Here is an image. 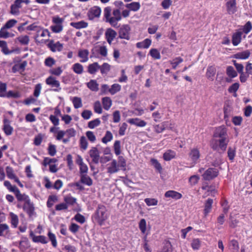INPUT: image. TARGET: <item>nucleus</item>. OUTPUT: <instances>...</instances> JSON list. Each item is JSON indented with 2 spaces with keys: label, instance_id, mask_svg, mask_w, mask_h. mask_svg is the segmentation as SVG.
<instances>
[{
  "label": "nucleus",
  "instance_id": "nucleus-43",
  "mask_svg": "<svg viewBox=\"0 0 252 252\" xmlns=\"http://www.w3.org/2000/svg\"><path fill=\"white\" fill-rule=\"evenodd\" d=\"M32 240L34 242H40L42 244H46L47 243L46 238L44 236H42V235H40V236L33 235V236L32 237Z\"/></svg>",
  "mask_w": 252,
  "mask_h": 252
},
{
  "label": "nucleus",
  "instance_id": "nucleus-60",
  "mask_svg": "<svg viewBox=\"0 0 252 252\" xmlns=\"http://www.w3.org/2000/svg\"><path fill=\"white\" fill-rule=\"evenodd\" d=\"M252 29V23L250 21H248L244 26L243 28V31L245 33L248 34L251 31Z\"/></svg>",
  "mask_w": 252,
  "mask_h": 252
},
{
  "label": "nucleus",
  "instance_id": "nucleus-14",
  "mask_svg": "<svg viewBox=\"0 0 252 252\" xmlns=\"http://www.w3.org/2000/svg\"><path fill=\"white\" fill-rule=\"evenodd\" d=\"M48 46L52 52L61 51L63 48L62 44L59 42L55 43L52 40L49 41Z\"/></svg>",
  "mask_w": 252,
  "mask_h": 252
},
{
  "label": "nucleus",
  "instance_id": "nucleus-25",
  "mask_svg": "<svg viewBox=\"0 0 252 252\" xmlns=\"http://www.w3.org/2000/svg\"><path fill=\"white\" fill-rule=\"evenodd\" d=\"M213 203V200L211 198H208L206 201L204 209L205 216H207L208 213L211 211Z\"/></svg>",
  "mask_w": 252,
  "mask_h": 252
},
{
  "label": "nucleus",
  "instance_id": "nucleus-23",
  "mask_svg": "<svg viewBox=\"0 0 252 252\" xmlns=\"http://www.w3.org/2000/svg\"><path fill=\"white\" fill-rule=\"evenodd\" d=\"M80 182L88 186H91L93 184V180L87 174L80 175Z\"/></svg>",
  "mask_w": 252,
  "mask_h": 252
},
{
  "label": "nucleus",
  "instance_id": "nucleus-18",
  "mask_svg": "<svg viewBox=\"0 0 252 252\" xmlns=\"http://www.w3.org/2000/svg\"><path fill=\"white\" fill-rule=\"evenodd\" d=\"M164 196L167 198H172L174 199L177 200L182 198V195L180 192L175 190H168L165 193Z\"/></svg>",
  "mask_w": 252,
  "mask_h": 252
},
{
  "label": "nucleus",
  "instance_id": "nucleus-35",
  "mask_svg": "<svg viewBox=\"0 0 252 252\" xmlns=\"http://www.w3.org/2000/svg\"><path fill=\"white\" fill-rule=\"evenodd\" d=\"M167 126V122H164L160 125H157L154 126L155 131L157 133L162 132Z\"/></svg>",
  "mask_w": 252,
  "mask_h": 252
},
{
  "label": "nucleus",
  "instance_id": "nucleus-45",
  "mask_svg": "<svg viewBox=\"0 0 252 252\" xmlns=\"http://www.w3.org/2000/svg\"><path fill=\"white\" fill-rule=\"evenodd\" d=\"M149 54L154 59L158 60L160 59L159 52L157 49H151L150 51Z\"/></svg>",
  "mask_w": 252,
  "mask_h": 252
},
{
  "label": "nucleus",
  "instance_id": "nucleus-31",
  "mask_svg": "<svg viewBox=\"0 0 252 252\" xmlns=\"http://www.w3.org/2000/svg\"><path fill=\"white\" fill-rule=\"evenodd\" d=\"M99 65L96 62L94 63L89 65L88 67V71L92 74L95 73L99 69Z\"/></svg>",
  "mask_w": 252,
  "mask_h": 252
},
{
  "label": "nucleus",
  "instance_id": "nucleus-57",
  "mask_svg": "<svg viewBox=\"0 0 252 252\" xmlns=\"http://www.w3.org/2000/svg\"><path fill=\"white\" fill-rule=\"evenodd\" d=\"M80 148L86 150L88 147V142L85 136H81L80 139Z\"/></svg>",
  "mask_w": 252,
  "mask_h": 252
},
{
  "label": "nucleus",
  "instance_id": "nucleus-26",
  "mask_svg": "<svg viewBox=\"0 0 252 252\" xmlns=\"http://www.w3.org/2000/svg\"><path fill=\"white\" fill-rule=\"evenodd\" d=\"M102 103L104 109L108 110L112 105V101L109 97H104L102 98Z\"/></svg>",
  "mask_w": 252,
  "mask_h": 252
},
{
  "label": "nucleus",
  "instance_id": "nucleus-63",
  "mask_svg": "<svg viewBox=\"0 0 252 252\" xmlns=\"http://www.w3.org/2000/svg\"><path fill=\"white\" fill-rule=\"evenodd\" d=\"M48 154L51 156H54L56 154L57 150L56 146L53 144H49L48 149Z\"/></svg>",
  "mask_w": 252,
  "mask_h": 252
},
{
  "label": "nucleus",
  "instance_id": "nucleus-4",
  "mask_svg": "<svg viewBox=\"0 0 252 252\" xmlns=\"http://www.w3.org/2000/svg\"><path fill=\"white\" fill-rule=\"evenodd\" d=\"M225 2L226 11L229 14H233L237 11L236 0H225Z\"/></svg>",
  "mask_w": 252,
  "mask_h": 252
},
{
  "label": "nucleus",
  "instance_id": "nucleus-36",
  "mask_svg": "<svg viewBox=\"0 0 252 252\" xmlns=\"http://www.w3.org/2000/svg\"><path fill=\"white\" fill-rule=\"evenodd\" d=\"M226 73L229 78H234L237 76V72L231 66H228L227 67Z\"/></svg>",
  "mask_w": 252,
  "mask_h": 252
},
{
  "label": "nucleus",
  "instance_id": "nucleus-56",
  "mask_svg": "<svg viewBox=\"0 0 252 252\" xmlns=\"http://www.w3.org/2000/svg\"><path fill=\"white\" fill-rule=\"evenodd\" d=\"M100 124V121L99 119H96L91 121L88 123V127L90 128H94L95 127L99 126Z\"/></svg>",
  "mask_w": 252,
  "mask_h": 252
},
{
  "label": "nucleus",
  "instance_id": "nucleus-38",
  "mask_svg": "<svg viewBox=\"0 0 252 252\" xmlns=\"http://www.w3.org/2000/svg\"><path fill=\"white\" fill-rule=\"evenodd\" d=\"M175 156V153L171 150H168L163 154V158L165 160L169 161L173 158Z\"/></svg>",
  "mask_w": 252,
  "mask_h": 252
},
{
  "label": "nucleus",
  "instance_id": "nucleus-19",
  "mask_svg": "<svg viewBox=\"0 0 252 252\" xmlns=\"http://www.w3.org/2000/svg\"><path fill=\"white\" fill-rule=\"evenodd\" d=\"M3 130L6 135H10L13 132V128L10 125V122L7 119L4 120Z\"/></svg>",
  "mask_w": 252,
  "mask_h": 252
},
{
  "label": "nucleus",
  "instance_id": "nucleus-17",
  "mask_svg": "<svg viewBox=\"0 0 252 252\" xmlns=\"http://www.w3.org/2000/svg\"><path fill=\"white\" fill-rule=\"evenodd\" d=\"M242 35L241 31H237L232 34V43L234 46H237L241 42Z\"/></svg>",
  "mask_w": 252,
  "mask_h": 252
},
{
  "label": "nucleus",
  "instance_id": "nucleus-50",
  "mask_svg": "<svg viewBox=\"0 0 252 252\" xmlns=\"http://www.w3.org/2000/svg\"><path fill=\"white\" fill-rule=\"evenodd\" d=\"M64 201L65 204L73 205L76 202V199L71 196H66L64 197Z\"/></svg>",
  "mask_w": 252,
  "mask_h": 252
},
{
  "label": "nucleus",
  "instance_id": "nucleus-9",
  "mask_svg": "<svg viewBox=\"0 0 252 252\" xmlns=\"http://www.w3.org/2000/svg\"><path fill=\"white\" fill-rule=\"evenodd\" d=\"M117 33V32L111 28H108L106 29L105 32V38L108 42L111 45L112 41L116 37Z\"/></svg>",
  "mask_w": 252,
  "mask_h": 252
},
{
  "label": "nucleus",
  "instance_id": "nucleus-46",
  "mask_svg": "<svg viewBox=\"0 0 252 252\" xmlns=\"http://www.w3.org/2000/svg\"><path fill=\"white\" fill-rule=\"evenodd\" d=\"M115 154L117 156H119L121 153V142L119 140H117L115 142L113 146Z\"/></svg>",
  "mask_w": 252,
  "mask_h": 252
},
{
  "label": "nucleus",
  "instance_id": "nucleus-3",
  "mask_svg": "<svg viewBox=\"0 0 252 252\" xmlns=\"http://www.w3.org/2000/svg\"><path fill=\"white\" fill-rule=\"evenodd\" d=\"M109 217L108 210L105 206L102 204H98L95 213L93 215V218L100 225L103 224Z\"/></svg>",
  "mask_w": 252,
  "mask_h": 252
},
{
  "label": "nucleus",
  "instance_id": "nucleus-24",
  "mask_svg": "<svg viewBox=\"0 0 252 252\" xmlns=\"http://www.w3.org/2000/svg\"><path fill=\"white\" fill-rule=\"evenodd\" d=\"M0 47L1 48L2 52L5 55H9L13 52V51L9 50L5 41H0Z\"/></svg>",
  "mask_w": 252,
  "mask_h": 252
},
{
  "label": "nucleus",
  "instance_id": "nucleus-34",
  "mask_svg": "<svg viewBox=\"0 0 252 252\" xmlns=\"http://www.w3.org/2000/svg\"><path fill=\"white\" fill-rule=\"evenodd\" d=\"M99 69L102 74H107L110 70L111 65L108 63H103L102 65H99Z\"/></svg>",
  "mask_w": 252,
  "mask_h": 252
},
{
  "label": "nucleus",
  "instance_id": "nucleus-33",
  "mask_svg": "<svg viewBox=\"0 0 252 252\" xmlns=\"http://www.w3.org/2000/svg\"><path fill=\"white\" fill-rule=\"evenodd\" d=\"M6 28H4V26L1 28L0 30V38H7L14 36L13 33H9L6 30Z\"/></svg>",
  "mask_w": 252,
  "mask_h": 252
},
{
  "label": "nucleus",
  "instance_id": "nucleus-28",
  "mask_svg": "<svg viewBox=\"0 0 252 252\" xmlns=\"http://www.w3.org/2000/svg\"><path fill=\"white\" fill-rule=\"evenodd\" d=\"M89 51L88 50H80L78 52V56L82 58L81 62L84 63L86 62L88 60Z\"/></svg>",
  "mask_w": 252,
  "mask_h": 252
},
{
  "label": "nucleus",
  "instance_id": "nucleus-64",
  "mask_svg": "<svg viewBox=\"0 0 252 252\" xmlns=\"http://www.w3.org/2000/svg\"><path fill=\"white\" fill-rule=\"evenodd\" d=\"M6 172L7 177L10 179H12L13 178H15V176H16L13 172L12 168L10 166L6 167Z\"/></svg>",
  "mask_w": 252,
  "mask_h": 252
},
{
  "label": "nucleus",
  "instance_id": "nucleus-61",
  "mask_svg": "<svg viewBox=\"0 0 252 252\" xmlns=\"http://www.w3.org/2000/svg\"><path fill=\"white\" fill-rule=\"evenodd\" d=\"M48 236L50 240L52 242V244L54 247H56L57 246V243L56 241V238L55 235L51 232H49L48 233Z\"/></svg>",
  "mask_w": 252,
  "mask_h": 252
},
{
  "label": "nucleus",
  "instance_id": "nucleus-54",
  "mask_svg": "<svg viewBox=\"0 0 252 252\" xmlns=\"http://www.w3.org/2000/svg\"><path fill=\"white\" fill-rule=\"evenodd\" d=\"M139 227L141 232L144 234L146 230V221L144 219H142L140 220Z\"/></svg>",
  "mask_w": 252,
  "mask_h": 252
},
{
  "label": "nucleus",
  "instance_id": "nucleus-12",
  "mask_svg": "<svg viewBox=\"0 0 252 252\" xmlns=\"http://www.w3.org/2000/svg\"><path fill=\"white\" fill-rule=\"evenodd\" d=\"M107 169V172L109 174H113L118 172L119 167V165H118L117 161L116 159H113L112 161L108 164Z\"/></svg>",
  "mask_w": 252,
  "mask_h": 252
},
{
  "label": "nucleus",
  "instance_id": "nucleus-30",
  "mask_svg": "<svg viewBox=\"0 0 252 252\" xmlns=\"http://www.w3.org/2000/svg\"><path fill=\"white\" fill-rule=\"evenodd\" d=\"M70 25L76 29H80L86 28L88 24L84 21H81L78 22H71Z\"/></svg>",
  "mask_w": 252,
  "mask_h": 252
},
{
  "label": "nucleus",
  "instance_id": "nucleus-7",
  "mask_svg": "<svg viewBox=\"0 0 252 252\" xmlns=\"http://www.w3.org/2000/svg\"><path fill=\"white\" fill-rule=\"evenodd\" d=\"M45 82L47 85L52 87L56 88V89L54 90L55 92H59L61 90L60 82L55 77L51 76H49L46 79Z\"/></svg>",
  "mask_w": 252,
  "mask_h": 252
},
{
  "label": "nucleus",
  "instance_id": "nucleus-20",
  "mask_svg": "<svg viewBox=\"0 0 252 252\" xmlns=\"http://www.w3.org/2000/svg\"><path fill=\"white\" fill-rule=\"evenodd\" d=\"M128 122L131 124L139 127H144L147 125V123L139 118H132L128 120Z\"/></svg>",
  "mask_w": 252,
  "mask_h": 252
},
{
  "label": "nucleus",
  "instance_id": "nucleus-53",
  "mask_svg": "<svg viewBox=\"0 0 252 252\" xmlns=\"http://www.w3.org/2000/svg\"><path fill=\"white\" fill-rule=\"evenodd\" d=\"M94 109L95 113L101 114L102 112V109L100 102L99 101H96L94 103Z\"/></svg>",
  "mask_w": 252,
  "mask_h": 252
},
{
  "label": "nucleus",
  "instance_id": "nucleus-29",
  "mask_svg": "<svg viewBox=\"0 0 252 252\" xmlns=\"http://www.w3.org/2000/svg\"><path fill=\"white\" fill-rule=\"evenodd\" d=\"M87 85L92 91L97 92L98 90V84L95 80H91L87 84Z\"/></svg>",
  "mask_w": 252,
  "mask_h": 252
},
{
  "label": "nucleus",
  "instance_id": "nucleus-41",
  "mask_svg": "<svg viewBox=\"0 0 252 252\" xmlns=\"http://www.w3.org/2000/svg\"><path fill=\"white\" fill-rule=\"evenodd\" d=\"M121 89V86L118 84H114L109 90V93L113 95L119 92Z\"/></svg>",
  "mask_w": 252,
  "mask_h": 252
},
{
  "label": "nucleus",
  "instance_id": "nucleus-10",
  "mask_svg": "<svg viewBox=\"0 0 252 252\" xmlns=\"http://www.w3.org/2000/svg\"><path fill=\"white\" fill-rule=\"evenodd\" d=\"M90 157L92 158V161L97 164L99 160V152L96 147H93L89 151Z\"/></svg>",
  "mask_w": 252,
  "mask_h": 252
},
{
  "label": "nucleus",
  "instance_id": "nucleus-6",
  "mask_svg": "<svg viewBox=\"0 0 252 252\" xmlns=\"http://www.w3.org/2000/svg\"><path fill=\"white\" fill-rule=\"evenodd\" d=\"M218 175V170L216 168H210L203 174L202 176L205 180H210L216 177Z\"/></svg>",
  "mask_w": 252,
  "mask_h": 252
},
{
  "label": "nucleus",
  "instance_id": "nucleus-2",
  "mask_svg": "<svg viewBox=\"0 0 252 252\" xmlns=\"http://www.w3.org/2000/svg\"><path fill=\"white\" fill-rule=\"evenodd\" d=\"M104 19L106 23L114 27H118V23L122 20L121 11L119 8H115L112 10L110 6L104 9Z\"/></svg>",
  "mask_w": 252,
  "mask_h": 252
},
{
  "label": "nucleus",
  "instance_id": "nucleus-47",
  "mask_svg": "<svg viewBox=\"0 0 252 252\" xmlns=\"http://www.w3.org/2000/svg\"><path fill=\"white\" fill-rule=\"evenodd\" d=\"M151 162L152 165L159 172H161L162 171V167L161 164L158 162V161L155 158H152L151 159Z\"/></svg>",
  "mask_w": 252,
  "mask_h": 252
},
{
  "label": "nucleus",
  "instance_id": "nucleus-49",
  "mask_svg": "<svg viewBox=\"0 0 252 252\" xmlns=\"http://www.w3.org/2000/svg\"><path fill=\"white\" fill-rule=\"evenodd\" d=\"M113 138V135L109 131L106 132L105 136L102 139V142L106 144L107 142L110 141Z\"/></svg>",
  "mask_w": 252,
  "mask_h": 252
},
{
  "label": "nucleus",
  "instance_id": "nucleus-58",
  "mask_svg": "<svg viewBox=\"0 0 252 252\" xmlns=\"http://www.w3.org/2000/svg\"><path fill=\"white\" fill-rule=\"evenodd\" d=\"M17 23V21L15 19H11L8 20L3 26L4 28L10 29L13 27Z\"/></svg>",
  "mask_w": 252,
  "mask_h": 252
},
{
  "label": "nucleus",
  "instance_id": "nucleus-27",
  "mask_svg": "<svg viewBox=\"0 0 252 252\" xmlns=\"http://www.w3.org/2000/svg\"><path fill=\"white\" fill-rule=\"evenodd\" d=\"M126 7L129 9V10L137 11L140 8V3L138 2H132L127 3L125 5Z\"/></svg>",
  "mask_w": 252,
  "mask_h": 252
},
{
  "label": "nucleus",
  "instance_id": "nucleus-22",
  "mask_svg": "<svg viewBox=\"0 0 252 252\" xmlns=\"http://www.w3.org/2000/svg\"><path fill=\"white\" fill-rule=\"evenodd\" d=\"M14 193L17 200L19 201H24L25 202L30 199L29 196L25 194L21 193L19 189H16Z\"/></svg>",
  "mask_w": 252,
  "mask_h": 252
},
{
  "label": "nucleus",
  "instance_id": "nucleus-42",
  "mask_svg": "<svg viewBox=\"0 0 252 252\" xmlns=\"http://www.w3.org/2000/svg\"><path fill=\"white\" fill-rule=\"evenodd\" d=\"M72 103L75 108L77 109L82 106V99L80 97L77 96L72 98Z\"/></svg>",
  "mask_w": 252,
  "mask_h": 252
},
{
  "label": "nucleus",
  "instance_id": "nucleus-55",
  "mask_svg": "<svg viewBox=\"0 0 252 252\" xmlns=\"http://www.w3.org/2000/svg\"><path fill=\"white\" fill-rule=\"evenodd\" d=\"M57 201V197L55 195H51L48 198L47 202V206L48 207L50 208L51 207L54 203Z\"/></svg>",
  "mask_w": 252,
  "mask_h": 252
},
{
  "label": "nucleus",
  "instance_id": "nucleus-51",
  "mask_svg": "<svg viewBox=\"0 0 252 252\" xmlns=\"http://www.w3.org/2000/svg\"><path fill=\"white\" fill-rule=\"evenodd\" d=\"M157 252H172V245L169 242H166L160 251Z\"/></svg>",
  "mask_w": 252,
  "mask_h": 252
},
{
  "label": "nucleus",
  "instance_id": "nucleus-13",
  "mask_svg": "<svg viewBox=\"0 0 252 252\" xmlns=\"http://www.w3.org/2000/svg\"><path fill=\"white\" fill-rule=\"evenodd\" d=\"M23 208L30 216H32L33 214L34 207L33 204L31 202L30 199L24 203Z\"/></svg>",
  "mask_w": 252,
  "mask_h": 252
},
{
  "label": "nucleus",
  "instance_id": "nucleus-52",
  "mask_svg": "<svg viewBox=\"0 0 252 252\" xmlns=\"http://www.w3.org/2000/svg\"><path fill=\"white\" fill-rule=\"evenodd\" d=\"M201 246V242L199 239H194L191 243V246L193 250H198Z\"/></svg>",
  "mask_w": 252,
  "mask_h": 252
},
{
  "label": "nucleus",
  "instance_id": "nucleus-59",
  "mask_svg": "<svg viewBox=\"0 0 252 252\" xmlns=\"http://www.w3.org/2000/svg\"><path fill=\"white\" fill-rule=\"evenodd\" d=\"M6 85L5 83H0V97L6 96Z\"/></svg>",
  "mask_w": 252,
  "mask_h": 252
},
{
  "label": "nucleus",
  "instance_id": "nucleus-48",
  "mask_svg": "<svg viewBox=\"0 0 252 252\" xmlns=\"http://www.w3.org/2000/svg\"><path fill=\"white\" fill-rule=\"evenodd\" d=\"M200 179L198 175H194L190 176L189 178V182L191 186H194L197 184Z\"/></svg>",
  "mask_w": 252,
  "mask_h": 252
},
{
  "label": "nucleus",
  "instance_id": "nucleus-39",
  "mask_svg": "<svg viewBox=\"0 0 252 252\" xmlns=\"http://www.w3.org/2000/svg\"><path fill=\"white\" fill-rule=\"evenodd\" d=\"M17 40L22 44V45H28L30 41L29 36L26 35H21L17 38Z\"/></svg>",
  "mask_w": 252,
  "mask_h": 252
},
{
  "label": "nucleus",
  "instance_id": "nucleus-11",
  "mask_svg": "<svg viewBox=\"0 0 252 252\" xmlns=\"http://www.w3.org/2000/svg\"><path fill=\"white\" fill-rule=\"evenodd\" d=\"M101 9L99 7L95 6L92 7L88 12V15L90 19H93L95 17H99L101 14Z\"/></svg>",
  "mask_w": 252,
  "mask_h": 252
},
{
  "label": "nucleus",
  "instance_id": "nucleus-62",
  "mask_svg": "<svg viewBox=\"0 0 252 252\" xmlns=\"http://www.w3.org/2000/svg\"><path fill=\"white\" fill-rule=\"evenodd\" d=\"M144 201L149 206L157 205L158 204V200L155 198H147L145 199Z\"/></svg>",
  "mask_w": 252,
  "mask_h": 252
},
{
  "label": "nucleus",
  "instance_id": "nucleus-5",
  "mask_svg": "<svg viewBox=\"0 0 252 252\" xmlns=\"http://www.w3.org/2000/svg\"><path fill=\"white\" fill-rule=\"evenodd\" d=\"M130 27L128 25H124L120 28L119 32V37L121 39L129 40L130 38L129 32Z\"/></svg>",
  "mask_w": 252,
  "mask_h": 252
},
{
  "label": "nucleus",
  "instance_id": "nucleus-37",
  "mask_svg": "<svg viewBox=\"0 0 252 252\" xmlns=\"http://www.w3.org/2000/svg\"><path fill=\"white\" fill-rule=\"evenodd\" d=\"M72 69L73 71L78 74H81L83 72V66L79 63H76L72 66Z\"/></svg>",
  "mask_w": 252,
  "mask_h": 252
},
{
  "label": "nucleus",
  "instance_id": "nucleus-21",
  "mask_svg": "<svg viewBox=\"0 0 252 252\" xmlns=\"http://www.w3.org/2000/svg\"><path fill=\"white\" fill-rule=\"evenodd\" d=\"M251 53L249 50L239 52L234 55V58L237 59L246 60L250 56Z\"/></svg>",
  "mask_w": 252,
  "mask_h": 252
},
{
  "label": "nucleus",
  "instance_id": "nucleus-32",
  "mask_svg": "<svg viewBox=\"0 0 252 252\" xmlns=\"http://www.w3.org/2000/svg\"><path fill=\"white\" fill-rule=\"evenodd\" d=\"M151 44V40L148 38L145 39L142 42H138L136 47L138 48H148Z\"/></svg>",
  "mask_w": 252,
  "mask_h": 252
},
{
  "label": "nucleus",
  "instance_id": "nucleus-16",
  "mask_svg": "<svg viewBox=\"0 0 252 252\" xmlns=\"http://www.w3.org/2000/svg\"><path fill=\"white\" fill-rule=\"evenodd\" d=\"M215 85L218 90H220L225 87L224 78L223 76H220L218 73L215 79Z\"/></svg>",
  "mask_w": 252,
  "mask_h": 252
},
{
  "label": "nucleus",
  "instance_id": "nucleus-8",
  "mask_svg": "<svg viewBox=\"0 0 252 252\" xmlns=\"http://www.w3.org/2000/svg\"><path fill=\"white\" fill-rule=\"evenodd\" d=\"M189 156L190 160L194 163H196L200 157L199 149L196 148H191L189 153Z\"/></svg>",
  "mask_w": 252,
  "mask_h": 252
},
{
  "label": "nucleus",
  "instance_id": "nucleus-15",
  "mask_svg": "<svg viewBox=\"0 0 252 252\" xmlns=\"http://www.w3.org/2000/svg\"><path fill=\"white\" fill-rule=\"evenodd\" d=\"M217 69L215 65L209 66L206 70V77L211 81L214 80V76L216 73Z\"/></svg>",
  "mask_w": 252,
  "mask_h": 252
},
{
  "label": "nucleus",
  "instance_id": "nucleus-44",
  "mask_svg": "<svg viewBox=\"0 0 252 252\" xmlns=\"http://www.w3.org/2000/svg\"><path fill=\"white\" fill-rule=\"evenodd\" d=\"M183 60L181 57H177L169 61L173 69H176L179 63L183 62Z\"/></svg>",
  "mask_w": 252,
  "mask_h": 252
},
{
  "label": "nucleus",
  "instance_id": "nucleus-1",
  "mask_svg": "<svg viewBox=\"0 0 252 252\" xmlns=\"http://www.w3.org/2000/svg\"><path fill=\"white\" fill-rule=\"evenodd\" d=\"M214 138L211 140V148L218 151L224 152L229 142L227 128L223 126L216 128L214 133Z\"/></svg>",
  "mask_w": 252,
  "mask_h": 252
},
{
  "label": "nucleus",
  "instance_id": "nucleus-40",
  "mask_svg": "<svg viewBox=\"0 0 252 252\" xmlns=\"http://www.w3.org/2000/svg\"><path fill=\"white\" fill-rule=\"evenodd\" d=\"M10 216L11 218V224L14 228L17 227L19 223V219L17 215L11 212L10 213Z\"/></svg>",
  "mask_w": 252,
  "mask_h": 252
}]
</instances>
